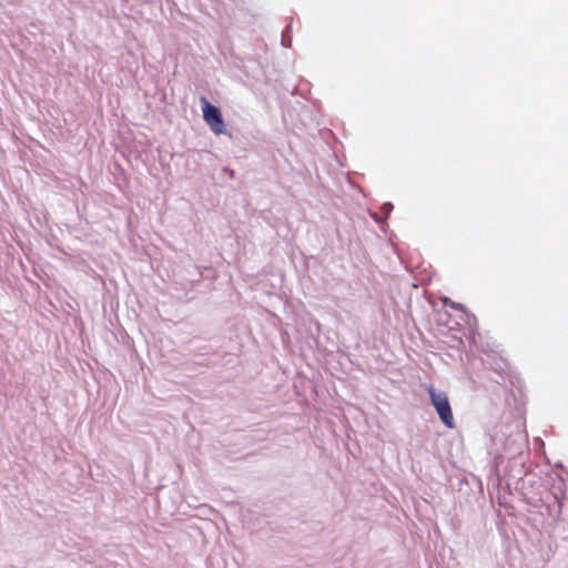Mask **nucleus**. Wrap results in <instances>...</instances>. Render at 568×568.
I'll use <instances>...</instances> for the list:
<instances>
[{"mask_svg":"<svg viewBox=\"0 0 568 568\" xmlns=\"http://www.w3.org/2000/svg\"><path fill=\"white\" fill-rule=\"evenodd\" d=\"M292 22H290L282 31L281 43L284 48H291L292 45Z\"/></svg>","mask_w":568,"mask_h":568,"instance_id":"39448f33","label":"nucleus"},{"mask_svg":"<svg viewBox=\"0 0 568 568\" xmlns=\"http://www.w3.org/2000/svg\"><path fill=\"white\" fill-rule=\"evenodd\" d=\"M394 209V205L392 202H384L381 206V212L385 215V217H388Z\"/></svg>","mask_w":568,"mask_h":568,"instance_id":"0eeeda50","label":"nucleus"},{"mask_svg":"<svg viewBox=\"0 0 568 568\" xmlns=\"http://www.w3.org/2000/svg\"><path fill=\"white\" fill-rule=\"evenodd\" d=\"M224 171H226V172H227V174H230V176H231V178H233V176H234V171H233V170H231V169H229V168H225V169H224Z\"/></svg>","mask_w":568,"mask_h":568,"instance_id":"6e6552de","label":"nucleus"},{"mask_svg":"<svg viewBox=\"0 0 568 568\" xmlns=\"http://www.w3.org/2000/svg\"><path fill=\"white\" fill-rule=\"evenodd\" d=\"M372 217H373L375 221H377V222H378V216H377V214H376V213L372 214Z\"/></svg>","mask_w":568,"mask_h":568,"instance_id":"1a4fd4ad","label":"nucleus"},{"mask_svg":"<svg viewBox=\"0 0 568 568\" xmlns=\"http://www.w3.org/2000/svg\"><path fill=\"white\" fill-rule=\"evenodd\" d=\"M429 400L434 409L436 410L442 424L453 429L455 428V420L449 403L448 396L445 392L436 389L433 385L427 387Z\"/></svg>","mask_w":568,"mask_h":568,"instance_id":"f03ea898","label":"nucleus"},{"mask_svg":"<svg viewBox=\"0 0 568 568\" xmlns=\"http://www.w3.org/2000/svg\"><path fill=\"white\" fill-rule=\"evenodd\" d=\"M503 449L495 456V467L508 460L507 471L509 477L521 480L527 474L526 463L529 457L528 435L525 430L506 426L503 432Z\"/></svg>","mask_w":568,"mask_h":568,"instance_id":"f257e3e1","label":"nucleus"},{"mask_svg":"<svg viewBox=\"0 0 568 568\" xmlns=\"http://www.w3.org/2000/svg\"><path fill=\"white\" fill-rule=\"evenodd\" d=\"M551 499L552 503L547 504L548 515L554 519H558L561 514L562 503L556 495H552Z\"/></svg>","mask_w":568,"mask_h":568,"instance_id":"20e7f679","label":"nucleus"},{"mask_svg":"<svg viewBox=\"0 0 568 568\" xmlns=\"http://www.w3.org/2000/svg\"><path fill=\"white\" fill-rule=\"evenodd\" d=\"M200 102L203 119L211 131L216 135L227 133L221 109L212 104L205 97H202Z\"/></svg>","mask_w":568,"mask_h":568,"instance_id":"7ed1b4c3","label":"nucleus"},{"mask_svg":"<svg viewBox=\"0 0 568 568\" xmlns=\"http://www.w3.org/2000/svg\"><path fill=\"white\" fill-rule=\"evenodd\" d=\"M450 305H452V307H453V308H455V310H459V311H462L463 313H465V314H466V316L468 317L467 323H468V325H469V326H471L473 324H474V325H475V324H477V318H476V316H475V315H469V314L467 313L466 307H465L463 304H460V303H456V302H450Z\"/></svg>","mask_w":568,"mask_h":568,"instance_id":"423d86ee","label":"nucleus"}]
</instances>
